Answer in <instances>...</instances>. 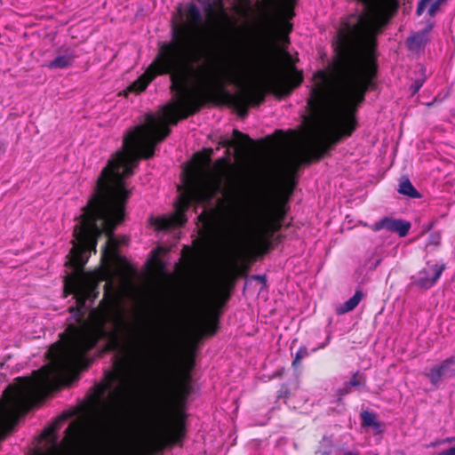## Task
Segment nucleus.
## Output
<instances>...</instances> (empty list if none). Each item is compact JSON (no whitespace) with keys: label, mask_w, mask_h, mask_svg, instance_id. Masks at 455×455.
Listing matches in <instances>:
<instances>
[{"label":"nucleus","mask_w":455,"mask_h":455,"mask_svg":"<svg viewBox=\"0 0 455 455\" xmlns=\"http://www.w3.org/2000/svg\"><path fill=\"white\" fill-rule=\"evenodd\" d=\"M68 258L65 266L73 271L65 277L63 292L64 297L74 295L76 306L69 307V311L79 315V325L69 324L65 332L60 335V339L50 347L46 352V357L51 361L49 364L33 371L32 377H18L15 383L9 385L14 386L18 393L28 388V399L35 403L39 397L57 388L67 376L80 366L84 355L100 339L111 335L118 342L117 334L108 332L107 324H113L116 330L124 326L120 301L116 294L110 291L108 283L104 286L103 299L91 313L92 323L84 320L86 301L94 300L100 294L99 280L93 273L84 270L87 257L68 254Z\"/></svg>","instance_id":"1"},{"label":"nucleus","mask_w":455,"mask_h":455,"mask_svg":"<svg viewBox=\"0 0 455 455\" xmlns=\"http://www.w3.org/2000/svg\"><path fill=\"white\" fill-rule=\"evenodd\" d=\"M148 125L139 126L124 140V150H118L102 169L94 186L93 193L82 208L79 223L74 228L73 247L69 254L88 258L96 253L98 239L105 234L102 257H112L119 245L114 236L115 229L125 218L126 204L132 194L127 188L125 179L133 175L140 159L155 156L156 146L169 136L166 127L161 136L156 137Z\"/></svg>","instance_id":"2"},{"label":"nucleus","mask_w":455,"mask_h":455,"mask_svg":"<svg viewBox=\"0 0 455 455\" xmlns=\"http://www.w3.org/2000/svg\"><path fill=\"white\" fill-rule=\"evenodd\" d=\"M184 16L185 19L180 21L172 20L171 40L158 44V51L154 60L144 74L128 87L130 92L140 93L145 91L156 76L169 75L170 90L175 92L177 101L164 108L166 122L159 123L153 115H147V123L129 131L124 138L123 144L125 138L139 126L148 125L156 137L161 136L164 128L167 127L171 131L168 124L176 125L183 119L180 116L188 111L190 94L193 92V88L188 87L189 76L196 79L199 69V67L196 68L192 64L203 59L204 50L198 51L195 48V39L202 27L203 16L194 3L187 5ZM121 150H124V148Z\"/></svg>","instance_id":"3"},{"label":"nucleus","mask_w":455,"mask_h":455,"mask_svg":"<svg viewBox=\"0 0 455 455\" xmlns=\"http://www.w3.org/2000/svg\"><path fill=\"white\" fill-rule=\"evenodd\" d=\"M164 331L161 333L166 349L158 367L157 388L149 414L157 431L131 455H156L180 443L187 434L186 404L193 392L196 345L188 344L177 356L169 329Z\"/></svg>","instance_id":"4"},{"label":"nucleus","mask_w":455,"mask_h":455,"mask_svg":"<svg viewBox=\"0 0 455 455\" xmlns=\"http://www.w3.org/2000/svg\"><path fill=\"white\" fill-rule=\"evenodd\" d=\"M238 32L237 28L228 31L221 30L218 36L208 41L204 48L203 59L211 60V64H217L218 68H212V65L199 66L196 84L190 94L189 107L181 118L194 116L210 103L230 105L242 118L248 115L250 104L246 96L239 92L232 94L224 85V82L239 87L243 85V75L237 62L243 50L244 40Z\"/></svg>","instance_id":"5"},{"label":"nucleus","mask_w":455,"mask_h":455,"mask_svg":"<svg viewBox=\"0 0 455 455\" xmlns=\"http://www.w3.org/2000/svg\"><path fill=\"white\" fill-rule=\"evenodd\" d=\"M235 168L228 157H220L213 164V175L211 179L188 177L185 180V190L180 195L174 204L175 212L169 218L156 220V228L167 230L172 228L182 227L187 222L186 212L192 203L210 204L217 194L222 192V182L225 179L228 190L233 191L235 180L233 175Z\"/></svg>","instance_id":"6"},{"label":"nucleus","mask_w":455,"mask_h":455,"mask_svg":"<svg viewBox=\"0 0 455 455\" xmlns=\"http://www.w3.org/2000/svg\"><path fill=\"white\" fill-rule=\"evenodd\" d=\"M264 12L258 24L259 38L275 49L279 43H290L291 20L295 16L297 0H261Z\"/></svg>","instance_id":"7"},{"label":"nucleus","mask_w":455,"mask_h":455,"mask_svg":"<svg viewBox=\"0 0 455 455\" xmlns=\"http://www.w3.org/2000/svg\"><path fill=\"white\" fill-rule=\"evenodd\" d=\"M303 80V72L291 64L286 69L281 68L272 69L262 84L245 87L239 93L246 96L250 105L259 106L265 101L267 93L273 94L277 99H283L298 88Z\"/></svg>","instance_id":"8"},{"label":"nucleus","mask_w":455,"mask_h":455,"mask_svg":"<svg viewBox=\"0 0 455 455\" xmlns=\"http://www.w3.org/2000/svg\"><path fill=\"white\" fill-rule=\"evenodd\" d=\"M36 403L28 399V388L22 393L7 386L0 399V442L12 431L20 417L27 414Z\"/></svg>","instance_id":"9"},{"label":"nucleus","mask_w":455,"mask_h":455,"mask_svg":"<svg viewBox=\"0 0 455 455\" xmlns=\"http://www.w3.org/2000/svg\"><path fill=\"white\" fill-rule=\"evenodd\" d=\"M299 162L291 163L289 171L283 175L278 191L271 205L268 219L283 225L288 211L287 204L296 187L295 172Z\"/></svg>","instance_id":"10"},{"label":"nucleus","mask_w":455,"mask_h":455,"mask_svg":"<svg viewBox=\"0 0 455 455\" xmlns=\"http://www.w3.org/2000/svg\"><path fill=\"white\" fill-rule=\"evenodd\" d=\"M283 225L270 219H266L259 223L255 231V243L252 250L250 251L251 260H255L258 256H263L268 253L273 248V239Z\"/></svg>","instance_id":"11"},{"label":"nucleus","mask_w":455,"mask_h":455,"mask_svg":"<svg viewBox=\"0 0 455 455\" xmlns=\"http://www.w3.org/2000/svg\"><path fill=\"white\" fill-rule=\"evenodd\" d=\"M249 270V265L241 267L234 265L228 269L220 279L212 295V303L216 307H223L231 297V291L235 288L239 276H245Z\"/></svg>","instance_id":"12"},{"label":"nucleus","mask_w":455,"mask_h":455,"mask_svg":"<svg viewBox=\"0 0 455 455\" xmlns=\"http://www.w3.org/2000/svg\"><path fill=\"white\" fill-rule=\"evenodd\" d=\"M120 430V420L116 417L105 416L96 426L95 434L98 443L103 447L111 446Z\"/></svg>","instance_id":"13"},{"label":"nucleus","mask_w":455,"mask_h":455,"mask_svg":"<svg viewBox=\"0 0 455 455\" xmlns=\"http://www.w3.org/2000/svg\"><path fill=\"white\" fill-rule=\"evenodd\" d=\"M445 268L446 266L443 263L422 268L416 275L411 276V285L428 290L437 283Z\"/></svg>","instance_id":"14"},{"label":"nucleus","mask_w":455,"mask_h":455,"mask_svg":"<svg viewBox=\"0 0 455 455\" xmlns=\"http://www.w3.org/2000/svg\"><path fill=\"white\" fill-rule=\"evenodd\" d=\"M411 227V223L407 220L384 217L371 226V230L378 232L381 229H386L393 233H397L400 237H404L408 235Z\"/></svg>","instance_id":"15"},{"label":"nucleus","mask_w":455,"mask_h":455,"mask_svg":"<svg viewBox=\"0 0 455 455\" xmlns=\"http://www.w3.org/2000/svg\"><path fill=\"white\" fill-rule=\"evenodd\" d=\"M455 356H450L443 360L440 364L434 366L425 375L430 379V382L438 387L443 378H452L455 376Z\"/></svg>","instance_id":"16"},{"label":"nucleus","mask_w":455,"mask_h":455,"mask_svg":"<svg viewBox=\"0 0 455 455\" xmlns=\"http://www.w3.org/2000/svg\"><path fill=\"white\" fill-rule=\"evenodd\" d=\"M232 135L233 140L225 139L222 140L220 144L223 148H235L240 153L247 151L255 144V141L251 139L248 134H245L237 129L233 130Z\"/></svg>","instance_id":"17"},{"label":"nucleus","mask_w":455,"mask_h":455,"mask_svg":"<svg viewBox=\"0 0 455 455\" xmlns=\"http://www.w3.org/2000/svg\"><path fill=\"white\" fill-rule=\"evenodd\" d=\"M204 12L209 20H218L225 25H233V20L227 12L223 0H213L207 4Z\"/></svg>","instance_id":"18"},{"label":"nucleus","mask_w":455,"mask_h":455,"mask_svg":"<svg viewBox=\"0 0 455 455\" xmlns=\"http://www.w3.org/2000/svg\"><path fill=\"white\" fill-rule=\"evenodd\" d=\"M430 30L431 26L409 36L406 40L408 49L418 54L422 52L430 40L428 36Z\"/></svg>","instance_id":"19"},{"label":"nucleus","mask_w":455,"mask_h":455,"mask_svg":"<svg viewBox=\"0 0 455 455\" xmlns=\"http://www.w3.org/2000/svg\"><path fill=\"white\" fill-rule=\"evenodd\" d=\"M366 384V376L359 371L353 374L351 379L344 383L343 387L337 390V402L340 403L342 398L351 393L352 387H358Z\"/></svg>","instance_id":"20"},{"label":"nucleus","mask_w":455,"mask_h":455,"mask_svg":"<svg viewBox=\"0 0 455 455\" xmlns=\"http://www.w3.org/2000/svg\"><path fill=\"white\" fill-rule=\"evenodd\" d=\"M76 57L72 50L66 49L62 54L58 55L54 60L50 61L46 67L50 69L67 68L73 64Z\"/></svg>","instance_id":"21"},{"label":"nucleus","mask_w":455,"mask_h":455,"mask_svg":"<svg viewBox=\"0 0 455 455\" xmlns=\"http://www.w3.org/2000/svg\"><path fill=\"white\" fill-rule=\"evenodd\" d=\"M397 192L411 199H419L422 196L407 176H402L399 179Z\"/></svg>","instance_id":"22"},{"label":"nucleus","mask_w":455,"mask_h":455,"mask_svg":"<svg viewBox=\"0 0 455 455\" xmlns=\"http://www.w3.org/2000/svg\"><path fill=\"white\" fill-rule=\"evenodd\" d=\"M82 427L78 422L71 423L68 427L66 429V436L64 438L65 443L69 446H76L80 435H81Z\"/></svg>","instance_id":"23"},{"label":"nucleus","mask_w":455,"mask_h":455,"mask_svg":"<svg viewBox=\"0 0 455 455\" xmlns=\"http://www.w3.org/2000/svg\"><path fill=\"white\" fill-rule=\"evenodd\" d=\"M362 298L363 292L356 291L349 299L336 307L337 315H343L354 310L360 303Z\"/></svg>","instance_id":"24"},{"label":"nucleus","mask_w":455,"mask_h":455,"mask_svg":"<svg viewBox=\"0 0 455 455\" xmlns=\"http://www.w3.org/2000/svg\"><path fill=\"white\" fill-rule=\"evenodd\" d=\"M216 214L215 209L204 210L197 219L208 231L212 232L215 228Z\"/></svg>","instance_id":"25"},{"label":"nucleus","mask_w":455,"mask_h":455,"mask_svg":"<svg viewBox=\"0 0 455 455\" xmlns=\"http://www.w3.org/2000/svg\"><path fill=\"white\" fill-rule=\"evenodd\" d=\"M361 425L363 427H372L377 432L380 431L381 424L377 419V416L373 412L363 411L360 414Z\"/></svg>","instance_id":"26"},{"label":"nucleus","mask_w":455,"mask_h":455,"mask_svg":"<svg viewBox=\"0 0 455 455\" xmlns=\"http://www.w3.org/2000/svg\"><path fill=\"white\" fill-rule=\"evenodd\" d=\"M116 378V375L113 372H108L107 375V382L105 384H98L94 387L95 388V395L94 399L97 402H100L101 400V397L104 395L107 389H109L112 387V382L114 379Z\"/></svg>","instance_id":"27"},{"label":"nucleus","mask_w":455,"mask_h":455,"mask_svg":"<svg viewBox=\"0 0 455 455\" xmlns=\"http://www.w3.org/2000/svg\"><path fill=\"white\" fill-rule=\"evenodd\" d=\"M333 444L330 438L323 437L320 446L315 451V453H320L322 455H330L332 451Z\"/></svg>","instance_id":"28"},{"label":"nucleus","mask_w":455,"mask_h":455,"mask_svg":"<svg viewBox=\"0 0 455 455\" xmlns=\"http://www.w3.org/2000/svg\"><path fill=\"white\" fill-rule=\"evenodd\" d=\"M308 351L305 347H299L291 363L292 367L297 368L299 365L301 359L308 356Z\"/></svg>","instance_id":"29"},{"label":"nucleus","mask_w":455,"mask_h":455,"mask_svg":"<svg viewBox=\"0 0 455 455\" xmlns=\"http://www.w3.org/2000/svg\"><path fill=\"white\" fill-rule=\"evenodd\" d=\"M441 241H442L441 233L438 231L433 232L428 235L426 246L427 247L438 246V245H440Z\"/></svg>","instance_id":"30"},{"label":"nucleus","mask_w":455,"mask_h":455,"mask_svg":"<svg viewBox=\"0 0 455 455\" xmlns=\"http://www.w3.org/2000/svg\"><path fill=\"white\" fill-rule=\"evenodd\" d=\"M444 0H435L429 6L428 8V14L429 16L431 17H434L436 12L439 11L440 9V6L442 4V3L443 2Z\"/></svg>","instance_id":"31"},{"label":"nucleus","mask_w":455,"mask_h":455,"mask_svg":"<svg viewBox=\"0 0 455 455\" xmlns=\"http://www.w3.org/2000/svg\"><path fill=\"white\" fill-rule=\"evenodd\" d=\"M275 137H278V139H283V132L282 130H276L273 134L267 136L260 142H266V143L273 142V140L275 139Z\"/></svg>","instance_id":"32"},{"label":"nucleus","mask_w":455,"mask_h":455,"mask_svg":"<svg viewBox=\"0 0 455 455\" xmlns=\"http://www.w3.org/2000/svg\"><path fill=\"white\" fill-rule=\"evenodd\" d=\"M205 325L207 332L211 335H213L218 328V319L214 318L213 320L207 322Z\"/></svg>","instance_id":"33"},{"label":"nucleus","mask_w":455,"mask_h":455,"mask_svg":"<svg viewBox=\"0 0 455 455\" xmlns=\"http://www.w3.org/2000/svg\"><path fill=\"white\" fill-rule=\"evenodd\" d=\"M124 391L125 390H124V387H121V386L116 387H115V389L112 393V396L115 398H120L121 396L124 395Z\"/></svg>","instance_id":"34"},{"label":"nucleus","mask_w":455,"mask_h":455,"mask_svg":"<svg viewBox=\"0 0 455 455\" xmlns=\"http://www.w3.org/2000/svg\"><path fill=\"white\" fill-rule=\"evenodd\" d=\"M206 154L204 156L201 155V154H196V156H199V157H204V160L206 162V163H210L211 161V155L212 153V148H208L206 150Z\"/></svg>","instance_id":"35"},{"label":"nucleus","mask_w":455,"mask_h":455,"mask_svg":"<svg viewBox=\"0 0 455 455\" xmlns=\"http://www.w3.org/2000/svg\"><path fill=\"white\" fill-rule=\"evenodd\" d=\"M438 455H455V444L446 450L440 451Z\"/></svg>","instance_id":"36"},{"label":"nucleus","mask_w":455,"mask_h":455,"mask_svg":"<svg viewBox=\"0 0 455 455\" xmlns=\"http://www.w3.org/2000/svg\"><path fill=\"white\" fill-rule=\"evenodd\" d=\"M289 394H290V392H289V390H288V388H287V387H285V388H282V389L279 391L277 397H278V398H281V397H287V396L289 395Z\"/></svg>","instance_id":"37"},{"label":"nucleus","mask_w":455,"mask_h":455,"mask_svg":"<svg viewBox=\"0 0 455 455\" xmlns=\"http://www.w3.org/2000/svg\"><path fill=\"white\" fill-rule=\"evenodd\" d=\"M422 86V83L416 82L411 85L413 93L417 92Z\"/></svg>","instance_id":"38"},{"label":"nucleus","mask_w":455,"mask_h":455,"mask_svg":"<svg viewBox=\"0 0 455 455\" xmlns=\"http://www.w3.org/2000/svg\"><path fill=\"white\" fill-rule=\"evenodd\" d=\"M155 263L157 266V267L161 269L164 268V263L157 258L156 255H155Z\"/></svg>","instance_id":"39"},{"label":"nucleus","mask_w":455,"mask_h":455,"mask_svg":"<svg viewBox=\"0 0 455 455\" xmlns=\"http://www.w3.org/2000/svg\"><path fill=\"white\" fill-rule=\"evenodd\" d=\"M251 278H253V279H255V280H259V281H260V282H261V283H266V281H267V279H266V276H265V275H252V277H251Z\"/></svg>","instance_id":"40"},{"label":"nucleus","mask_w":455,"mask_h":455,"mask_svg":"<svg viewBox=\"0 0 455 455\" xmlns=\"http://www.w3.org/2000/svg\"><path fill=\"white\" fill-rule=\"evenodd\" d=\"M338 455H359L358 452L352 451H347L339 452Z\"/></svg>","instance_id":"41"},{"label":"nucleus","mask_w":455,"mask_h":455,"mask_svg":"<svg viewBox=\"0 0 455 455\" xmlns=\"http://www.w3.org/2000/svg\"><path fill=\"white\" fill-rule=\"evenodd\" d=\"M282 238H283V235H278L276 236H274L273 242L275 241V242L279 243L282 241Z\"/></svg>","instance_id":"42"},{"label":"nucleus","mask_w":455,"mask_h":455,"mask_svg":"<svg viewBox=\"0 0 455 455\" xmlns=\"http://www.w3.org/2000/svg\"><path fill=\"white\" fill-rule=\"evenodd\" d=\"M283 55L285 56V58L289 59L291 57L288 52L283 51Z\"/></svg>","instance_id":"43"},{"label":"nucleus","mask_w":455,"mask_h":455,"mask_svg":"<svg viewBox=\"0 0 455 455\" xmlns=\"http://www.w3.org/2000/svg\"><path fill=\"white\" fill-rule=\"evenodd\" d=\"M381 259H378L376 263L374 264L373 268L377 267V266L380 263Z\"/></svg>","instance_id":"44"},{"label":"nucleus","mask_w":455,"mask_h":455,"mask_svg":"<svg viewBox=\"0 0 455 455\" xmlns=\"http://www.w3.org/2000/svg\"><path fill=\"white\" fill-rule=\"evenodd\" d=\"M52 431H53V429H46V430H45V434H47V435H48V434H50V433H51V432H52Z\"/></svg>","instance_id":"45"},{"label":"nucleus","mask_w":455,"mask_h":455,"mask_svg":"<svg viewBox=\"0 0 455 455\" xmlns=\"http://www.w3.org/2000/svg\"><path fill=\"white\" fill-rule=\"evenodd\" d=\"M325 346H326V343L323 344V345H322V346H320L318 348H323Z\"/></svg>","instance_id":"46"},{"label":"nucleus","mask_w":455,"mask_h":455,"mask_svg":"<svg viewBox=\"0 0 455 455\" xmlns=\"http://www.w3.org/2000/svg\"><path fill=\"white\" fill-rule=\"evenodd\" d=\"M184 250H185V251H189V247L185 246V247H184Z\"/></svg>","instance_id":"47"}]
</instances>
